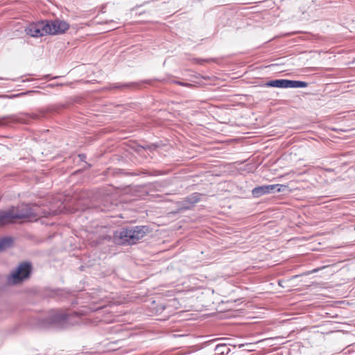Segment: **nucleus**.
<instances>
[{"instance_id":"obj_4","label":"nucleus","mask_w":355,"mask_h":355,"mask_svg":"<svg viewBox=\"0 0 355 355\" xmlns=\"http://www.w3.org/2000/svg\"><path fill=\"white\" fill-rule=\"evenodd\" d=\"M78 315L76 312L72 314L67 313L61 310L53 311L49 318L48 324L49 325H56L60 327H65L70 317Z\"/></svg>"},{"instance_id":"obj_14","label":"nucleus","mask_w":355,"mask_h":355,"mask_svg":"<svg viewBox=\"0 0 355 355\" xmlns=\"http://www.w3.org/2000/svg\"><path fill=\"white\" fill-rule=\"evenodd\" d=\"M9 119H12V116H6L3 117H0V125H3L6 124V121H8Z\"/></svg>"},{"instance_id":"obj_12","label":"nucleus","mask_w":355,"mask_h":355,"mask_svg":"<svg viewBox=\"0 0 355 355\" xmlns=\"http://www.w3.org/2000/svg\"><path fill=\"white\" fill-rule=\"evenodd\" d=\"M178 337H179V339H181V340H179V344L180 343L183 344V343H186L185 340L187 338H189L191 340L193 339V338L192 336H189V335L179 334Z\"/></svg>"},{"instance_id":"obj_5","label":"nucleus","mask_w":355,"mask_h":355,"mask_svg":"<svg viewBox=\"0 0 355 355\" xmlns=\"http://www.w3.org/2000/svg\"><path fill=\"white\" fill-rule=\"evenodd\" d=\"M267 87L279 88H304L307 87L306 82L286 79H277L267 82Z\"/></svg>"},{"instance_id":"obj_7","label":"nucleus","mask_w":355,"mask_h":355,"mask_svg":"<svg viewBox=\"0 0 355 355\" xmlns=\"http://www.w3.org/2000/svg\"><path fill=\"white\" fill-rule=\"evenodd\" d=\"M286 187L283 184H270V185H263L254 188L252 191V193L254 197L259 198L264 194L267 193H272L275 191L281 192L282 191V188H286Z\"/></svg>"},{"instance_id":"obj_17","label":"nucleus","mask_w":355,"mask_h":355,"mask_svg":"<svg viewBox=\"0 0 355 355\" xmlns=\"http://www.w3.org/2000/svg\"><path fill=\"white\" fill-rule=\"evenodd\" d=\"M197 61H198L199 63H200V64H202L203 62H205V60H200V59H198V60H197Z\"/></svg>"},{"instance_id":"obj_3","label":"nucleus","mask_w":355,"mask_h":355,"mask_svg":"<svg viewBox=\"0 0 355 355\" xmlns=\"http://www.w3.org/2000/svg\"><path fill=\"white\" fill-rule=\"evenodd\" d=\"M146 226H135L122 228L114 234V240L118 244L132 245L141 239L147 233Z\"/></svg>"},{"instance_id":"obj_9","label":"nucleus","mask_w":355,"mask_h":355,"mask_svg":"<svg viewBox=\"0 0 355 355\" xmlns=\"http://www.w3.org/2000/svg\"><path fill=\"white\" fill-rule=\"evenodd\" d=\"M137 84L136 83H114L110 85L109 89H116L119 90H125L130 89L134 88Z\"/></svg>"},{"instance_id":"obj_15","label":"nucleus","mask_w":355,"mask_h":355,"mask_svg":"<svg viewBox=\"0 0 355 355\" xmlns=\"http://www.w3.org/2000/svg\"><path fill=\"white\" fill-rule=\"evenodd\" d=\"M184 308H187L186 306H184ZM187 311H188V309H184L183 310H179V315H178L179 318H182V320H187V318L184 317L183 313Z\"/></svg>"},{"instance_id":"obj_13","label":"nucleus","mask_w":355,"mask_h":355,"mask_svg":"<svg viewBox=\"0 0 355 355\" xmlns=\"http://www.w3.org/2000/svg\"><path fill=\"white\" fill-rule=\"evenodd\" d=\"M193 350L194 349H192V350H190V349L185 350L184 346H180V347H179V354H178V355L187 354L193 352Z\"/></svg>"},{"instance_id":"obj_1","label":"nucleus","mask_w":355,"mask_h":355,"mask_svg":"<svg viewBox=\"0 0 355 355\" xmlns=\"http://www.w3.org/2000/svg\"><path fill=\"white\" fill-rule=\"evenodd\" d=\"M51 214V211L41 209L36 204H21L0 211V227L14 220H37L40 217H48Z\"/></svg>"},{"instance_id":"obj_6","label":"nucleus","mask_w":355,"mask_h":355,"mask_svg":"<svg viewBox=\"0 0 355 355\" xmlns=\"http://www.w3.org/2000/svg\"><path fill=\"white\" fill-rule=\"evenodd\" d=\"M31 264L30 263H22L12 272V282L15 284L19 283L24 279L28 277L31 271Z\"/></svg>"},{"instance_id":"obj_16","label":"nucleus","mask_w":355,"mask_h":355,"mask_svg":"<svg viewBox=\"0 0 355 355\" xmlns=\"http://www.w3.org/2000/svg\"><path fill=\"white\" fill-rule=\"evenodd\" d=\"M178 84H179V85L193 86V85H191V84H189V83L185 84V83H182V82H180V81H179V82H178Z\"/></svg>"},{"instance_id":"obj_10","label":"nucleus","mask_w":355,"mask_h":355,"mask_svg":"<svg viewBox=\"0 0 355 355\" xmlns=\"http://www.w3.org/2000/svg\"><path fill=\"white\" fill-rule=\"evenodd\" d=\"M12 243V239L9 237H5L0 239V252L10 247Z\"/></svg>"},{"instance_id":"obj_2","label":"nucleus","mask_w":355,"mask_h":355,"mask_svg":"<svg viewBox=\"0 0 355 355\" xmlns=\"http://www.w3.org/2000/svg\"><path fill=\"white\" fill-rule=\"evenodd\" d=\"M69 28V24L63 20H45L33 23L26 27L27 35L33 37H40L46 35L64 33Z\"/></svg>"},{"instance_id":"obj_8","label":"nucleus","mask_w":355,"mask_h":355,"mask_svg":"<svg viewBox=\"0 0 355 355\" xmlns=\"http://www.w3.org/2000/svg\"><path fill=\"white\" fill-rule=\"evenodd\" d=\"M201 194L199 193H193L186 198L183 201L182 205L180 207V209H187L193 207L196 203L199 202Z\"/></svg>"},{"instance_id":"obj_11","label":"nucleus","mask_w":355,"mask_h":355,"mask_svg":"<svg viewBox=\"0 0 355 355\" xmlns=\"http://www.w3.org/2000/svg\"><path fill=\"white\" fill-rule=\"evenodd\" d=\"M215 350L218 354H228L230 349L225 345H218L216 347Z\"/></svg>"},{"instance_id":"obj_18","label":"nucleus","mask_w":355,"mask_h":355,"mask_svg":"<svg viewBox=\"0 0 355 355\" xmlns=\"http://www.w3.org/2000/svg\"><path fill=\"white\" fill-rule=\"evenodd\" d=\"M23 95V94H18L17 96Z\"/></svg>"}]
</instances>
